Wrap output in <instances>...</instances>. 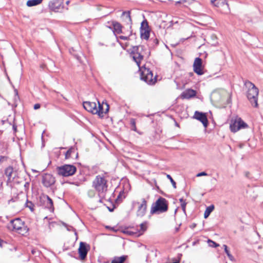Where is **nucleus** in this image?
<instances>
[{
	"instance_id": "obj_7",
	"label": "nucleus",
	"mask_w": 263,
	"mask_h": 263,
	"mask_svg": "<svg viewBox=\"0 0 263 263\" xmlns=\"http://www.w3.org/2000/svg\"><path fill=\"white\" fill-rule=\"evenodd\" d=\"M77 168L73 165L65 164L57 167L58 174L64 177L73 175L76 172Z\"/></svg>"
},
{
	"instance_id": "obj_43",
	"label": "nucleus",
	"mask_w": 263,
	"mask_h": 263,
	"mask_svg": "<svg viewBox=\"0 0 263 263\" xmlns=\"http://www.w3.org/2000/svg\"><path fill=\"white\" fill-rule=\"evenodd\" d=\"M119 38L121 40H127L128 39V37L127 36H119Z\"/></svg>"
},
{
	"instance_id": "obj_33",
	"label": "nucleus",
	"mask_w": 263,
	"mask_h": 263,
	"mask_svg": "<svg viewBox=\"0 0 263 263\" xmlns=\"http://www.w3.org/2000/svg\"><path fill=\"white\" fill-rule=\"evenodd\" d=\"M179 201L181 203V207L182 208V210L183 211V212L185 213L186 202H185V200H184L182 198H180L179 199Z\"/></svg>"
},
{
	"instance_id": "obj_32",
	"label": "nucleus",
	"mask_w": 263,
	"mask_h": 263,
	"mask_svg": "<svg viewBox=\"0 0 263 263\" xmlns=\"http://www.w3.org/2000/svg\"><path fill=\"white\" fill-rule=\"evenodd\" d=\"M125 198V196L124 195V192H120L119 194L118 195L116 201L118 203H120L122 202L123 198Z\"/></svg>"
},
{
	"instance_id": "obj_20",
	"label": "nucleus",
	"mask_w": 263,
	"mask_h": 263,
	"mask_svg": "<svg viewBox=\"0 0 263 263\" xmlns=\"http://www.w3.org/2000/svg\"><path fill=\"white\" fill-rule=\"evenodd\" d=\"M127 256L122 255L120 257H115L111 263H124L126 260Z\"/></svg>"
},
{
	"instance_id": "obj_4",
	"label": "nucleus",
	"mask_w": 263,
	"mask_h": 263,
	"mask_svg": "<svg viewBox=\"0 0 263 263\" xmlns=\"http://www.w3.org/2000/svg\"><path fill=\"white\" fill-rule=\"evenodd\" d=\"M107 182L104 176L98 175L92 182V187L95 188L99 194L104 195L107 190L108 185Z\"/></svg>"
},
{
	"instance_id": "obj_2",
	"label": "nucleus",
	"mask_w": 263,
	"mask_h": 263,
	"mask_svg": "<svg viewBox=\"0 0 263 263\" xmlns=\"http://www.w3.org/2000/svg\"><path fill=\"white\" fill-rule=\"evenodd\" d=\"M168 210V203L166 199L160 197L151 209V214H160L165 212Z\"/></svg>"
},
{
	"instance_id": "obj_26",
	"label": "nucleus",
	"mask_w": 263,
	"mask_h": 263,
	"mask_svg": "<svg viewBox=\"0 0 263 263\" xmlns=\"http://www.w3.org/2000/svg\"><path fill=\"white\" fill-rule=\"evenodd\" d=\"M43 0H29L27 2V6L28 7H32L36 6L42 2Z\"/></svg>"
},
{
	"instance_id": "obj_47",
	"label": "nucleus",
	"mask_w": 263,
	"mask_h": 263,
	"mask_svg": "<svg viewBox=\"0 0 263 263\" xmlns=\"http://www.w3.org/2000/svg\"><path fill=\"white\" fill-rule=\"evenodd\" d=\"M3 242V240L0 238V247H2V243Z\"/></svg>"
},
{
	"instance_id": "obj_25",
	"label": "nucleus",
	"mask_w": 263,
	"mask_h": 263,
	"mask_svg": "<svg viewBox=\"0 0 263 263\" xmlns=\"http://www.w3.org/2000/svg\"><path fill=\"white\" fill-rule=\"evenodd\" d=\"M150 30H140V35L142 39L148 40L149 37Z\"/></svg>"
},
{
	"instance_id": "obj_36",
	"label": "nucleus",
	"mask_w": 263,
	"mask_h": 263,
	"mask_svg": "<svg viewBox=\"0 0 263 263\" xmlns=\"http://www.w3.org/2000/svg\"><path fill=\"white\" fill-rule=\"evenodd\" d=\"M182 257V254H178L177 257L172 258V261H175L176 262L180 263Z\"/></svg>"
},
{
	"instance_id": "obj_22",
	"label": "nucleus",
	"mask_w": 263,
	"mask_h": 263,
	"mask_svg": "<svg viewBox=\"0 0 263 263\" xmlns=\"http://www.w3.org/2000/svg\"><path fill=\"white\" fill-rule=\"evenodd\" d=\"M13 172V168L12 166H9L5 169V174L8 177V181H10Z\"/></svg>"
},
{
	"instance_id": "obj_8",
	"label": "nucleus",
	"mask_w": 263,
	"mask_h": 263,
	"mask_svg": "<svg viewBox=\"0 0 263 263\" xmlns=\"http://www.w3.org/2000/svg\"><path fill=\"white\" fill-rule=\"evenodd\" d=\"M248 125L241 118L232 121L230 128L232 132L235 133L241 128H245Z\"/></svg>"
},
{
	"instance_id": "obj_34",
	"label": "nucleus",
	"mask_w": 263,
	"mask_h": 263,
	"mask_svg": "<svg viewBox=\"0 0 263 263\" xmlns=\"http://www.w3.org/2000/svg\"><path fill=\"white\" fill-rule=\"evenodd\" d=\"M25 205L26 207L28 208L31 210V211H33L34 204L31 201H29L27 200Z\"/></svg>"
},
{
	"instance_id": "obj_13",
	"label": "nucleus",
	"mask_w": 263,
	"mask_h": 263,
	"mask_svg": "<svg viewBox=\"0 0 263 263\" xmlns=\"http://www.w3.org/2000/svg\"><path fill=\"white\" fill-rule=\"evenodd\" d=\"M84 108L88 112L92 114H97L100 111V109H97V104L95 102L86 101L83 103Z\"/></svg>"
},
{
	"instance_id": "obj_5",
	"label": "nucleus",
	"mask_w": 263,
	"mask_h": 263,
	"mask_svg": "<svg viewBox=\"0 0 263 263\" xmlns=\"http://www.w3.org/2000/svg\"><path fill=\"white\" fill-rule=\"evenodd\" d=\"M131 54L137 65L140 67L141 61L146 54L144 46L139 45L132 48Z\"/></svg>"
},
{
	"instance_id": "obj_35",
	"label": "nucleus",
	"mask_w": 263,
	"mask_h": 263,
	"mask_svg": "<svg viewBox=\"0 0 263 263\" xmlns=\"http://www.w3.org/2000/svg\"><path fill=\"white\" fill-rule=\"evenodd\" d=\"M130 123L131 125L132 129L136 131V120L135 119L132 118L130 120Z\"/></svg>"
},
{
	"instance_id": "obj_49",
	"label": "nucleus",
	"mask_w": 263,
	"mask_h": 263,
	"mask_svg": "<svg viewBox=\"0 0 263 263\" xmlns=\"http://www.w3.org/2000/svg\"><path fill=\"white\" fill-rule=\"evenodd\" d=\"M249 174V173L248 172L246 173V176H247V177H248V176Z\"/></svg>"
},
{
	"instance_id": "obj_28",
	"label": "nucleus",
	"mask_w": 263,
	"mask_h": 263,
	"mask_svg": "<svg viewBox=\"0 0 263 263\" xmlns=\"http://www.w3.org/2000/svg\"><path fill=\"white\" fill-rule=\"evenodd\" d=\"M147 229L146 223H142L140 225V230H138L137 236H140L143 234Z\"/></svg>"
},
{
	"instance_id": "obj_14",
	"label": "nucleus",
	"mask_w": 263,
	"mask_h": 263,
	"mask_svg": "<svg viewBox=\"0 0 263 263\" xmlns=\"http://www.w3.org/2000/svg\"><path fill=\"white\" fill-rule=\"evenodd\" d=\"M137 204L139 205L137 215L138 217H143L146 213L147 208V201L145 199L142 198L141 203L138 202Z\"/></svg>"
},
{
	"instance_id": "obj_6",
	"label": "nucleus",
	"mask_w": 263,
	"mask_h": 263,
	"mask_svg": "<svg viewBox=\"0 0 263 263\" xmlns=\"http://www.w3.org/2000/svg\"><path fill=\"white\" fill-rule=\"evenodd\" d=\"M140 78L149 85H153L156 82V76L154 77L152 71L145 67L141 70Z\"/></svg>"
},
{
	"instance_id": "obj_9",
	"label": "nucleus",
	"mask_w": 263,
	"mask_h": 263,
	"mask_svg": "<svg viewBox=\"0 0 263 263\" xmlns=\"http://www.w3.org/2000/svg\"><path fill=\"white\" fill-rule=\"evenodd\" d=\"M41 205L53 212L54 210L52 200L46 195H42L40 197Z\"/></svg>"
},
{
	"instance_id": "obj_23",
	"label": "nucleus",
	"mask_w": 263,
	"mask_h": 263,
	"mask_svg": "<svg viewBox=\"0 0 263 263\" xmlns=\"http://www.w3.org/2000/svg\"><path fill=\"white\" fill-rule=\"evenodd\" d=\"M214 205L213 204L208 206L206 208L205 211L204 212V217L205 218H208L209 216V215H210V214L211 213V212L214 210Z\"/></svg>"
},
{
	"instance_id": "obj_19",
	"label": "nucleus",
	"mask_w": 263,
	"mask_h": 263,
	"mask_svg": "<svg viewBox=\"0 0 263 263\" xmlns=\"http://www.w3.org/2000/svg\"><path fill=\"white\" fill-rule=\"evenodd\" d=\"M112 26L114 28V32L117 34L122 33V25L117 22H113Z\"/></svg>"
},
{
	"instance_id": "obj_29",
	"label": "nucleus",
	"mask_w": 263,
	"mask_h": 263,
	"mask_svg": "<svg viewBox=\"0 0 263 263\" xmlns=\"http://www.w3.org/2000/svg\"><path fill=\"white\" fill-rule=\"evenodd\" d=\"M223 247L225 253L227 254L228 257L231 260V261H233L234 260V257L232 256V255L230 253V251L228 250V247L226 245H223Z\"/></svg>"
},
{
	"instance_id": "obj_44",
	"label": "nucleus",
	"mask_w": 263,
	"mask_h": 263,
	"mask_svg": "<svg viewBox=\"0 0 263 263\" xmlns=\"http://www.w3.org/2000/svg\"><path fill=\"white\" fill-rule=\"evenodd\" d=\"M12 128H13V130L14 132L16 133L17 131V126L15 124H13Z\"/></svg>"
},
{
	"instance_id": "obj_31",
	"label": "nucleus",
	"mask_w": 263,
	"mask_h": 263,
	"mask_svg": "<svg viewBox=\"0 0 263 263\" xmlns=\"http://www.w3.org/2000/svg\"><path fill=\"white\" fill-rule=\"evenodd\" d=\"M74 148L73 147L70 148L65 153V158L68 159L71 157V155L72 153H74Z\"/></svg>"
},
{
	"instance_id": "obj_1",
	"label": "nucleus",
	"mask_w": 263,
	"mask_h": 263,
	"mask_svg": "<svg viewBox=\"0 0 263 263\" xmlns=\"http://www.w3.org/2000/svg\"><path fill=\"white\" fill-rule=\"evenodd\" d=\"M245 85L249 87L247 97L251 105L254 107H258V89L255 85L249 81L245 82Z\"/></svg>"
},
{
	"instance_id": "obj_21",
	"label": "nucleus",
	"mask_w": 263,
	"mask_h": 263,
	"mask_svg": "<svg viewBox=\"0 0 263 263\" xmlns=\"http://www.w3.org/2000/svg\"><path fill=\"white\" fill-rule=\"evenodd\" d=\"M122 15L124 17V19L127 24L130 25H132V18L130 17V12L129 11H124L122 13Z\"/></svg>"
},
{
	"instance_id": "obj_42",
	"label": "nucleus",
	"mask_w": 263,
	"mask_h": 263,
	"mask_svg": "<svg viewBox=\"0 0 263 263\" xmlns=\"http://www.w3.org/2000/svg\"><path fill=\"white\" fill-rule=\"evenodd\" d=\"M41 107V105L40 104H35L34 105V109H39Z\"/></svg>"
},
{
	"instance_id": "obj_48",
	"label": "nucleus",
	"mask_w": 263,
	"mask_h": 263,
	"mask_svg": "<svg viewBox=\"0 0 263 263\" xmlns=\"http://www.w3.org/2000/svg\"><path fill=\"white\" fill-rule=\"evenodd\" d=\"M69 3H70V1H67L66 2V5H68L69 4Z\"/></svg>"
},
{
	"instance_id": "obj_3",
	"label": "nucleus",
	"mask_w": 263,
	"mask_h": 263,
	"mask_svg": "<svg viewBox=\"0 0 263 263\" xmlns=\"http://www.w3.org/2000/svg\"><path fill=\"white\" fill-rule=\"evenodd\" d=\"M8 228L10 230L14 231L22 235H24L28 231L27 227L25 226L24 222L20 218H16L11 220L8 226Z\"/></svg>"
},
{
	"instance_id": "obj_27",
	"label": "nucleus",
	"mask_w": 263,
	"mask_h": 263,
	"mask_svg": "<svg viewBox=\"0 0 263 263\" xmlns=\"http://www.w3.org/2000/svg\"><path fill=\"white\" fill-rule=\"evenodd\" d=\"M150 30L148 22L146 19H144L141 24L140 30Z\"/></svg>"
},
{
	"instance_id": "obj_12",
	"label": "nucleus",
	"mask_w": 263,
	"mask_h": 263,
	"mask_svg": "<svg viewBox=\"0 0 263 263\" xmlns=\"http://www.w3.org/2000/svg\"><path fill=\"white\" fill-rule=\"evenodd\" d=\"M89 246L86 243L81 242L78 249L79 254L81 259L84 260L86 257L88 251L89 249Z\"/></svg>"
},
{
	"instance_id": "obj_15",
	"label": "nucleus",
	"mask_w": 263,
	"mask_h": 263,
	"mask_svg": "<svg viewBox=\"0 0 263 263\" xmlns=\"http://www.w3.org/2000/svg\"><path fill=\"white\" fill-rule=\"evenodd\" d=\"M54 182L55 178L52 175L45 174L43 176L42 183L45 186L48 187L53 184Z\"/></svg>"
},
{
	"instance_id": "obj_24",
	"label": "nucleus",
	"mask_w": 263,
	"mask_h": 263,
	"mask_svg": "<svg viewBox=\"0 0 263 263\" xmlns=\"http://www.w3.org/2000/svg\"><path fill=\"white\" fill-rule=\"evenodd\" d=\"M194 2V0H181L176 2L175 5L177 6L178 4H183L184 7H187V5L192 4Z\"/></svg>"
},
{
	"instance_id": "obj_18",
	"label": "nucleus",
	"mask_w": 263,
	"mask_h": 263,
	"mask_svg": "<svg viewBox=\"0 0 263 263\" xmlns=\"http://www.w3.org/2000/svg\"><path fill=\"white\" fill-rule=\"evenodd\" d=\"M197 92L192 89H187L182 92L181 98L185 99H190L196 96Z\"/></svg>"
},
{
	"instance_id": "obj_17",
	"label": "nucleus",
	"mask_w": 263,
	"mask_h": 263,
	"mask_svg": "<svg viewBox=\"0 0 263 263\" xmlns=\"http://www.w3.org/2000/svg\"><path fill=\"white\" fill-rule=\"evenodd\" d=\"M194 118L200 121L205 127H207L208 121L205 114L196 111L194 115Z\"/></svg>"
},
{
	"instance_id": "obj_11",
	"label": "nucleus",
	"mask_w": 263,
	"mask_h": 263,
	"mask_svg": "<svg viewBox=\"0 0 263 263\" xmlns=\"http://www.w3.org/2000/svg\"><path fill=\"white\" fill-rule=\"evenodd\" d=\"M49 8L55 12L60 11L64 8L63 0H52L49 3Z\"/></svg>"
},
{
	"instance_id": "obj_38",
	"label": "nucleus",
	"mask_w": 263,
	"mask_h": 263,
	"mask_svg": "<svg viewBox=\"0 0 263 263\" xmlns=\"http://www.w3.org/2000/svg\"><path fill=\"white\" fill-rule=\"evenodd\" d=\"M208 242H209L210 246L212 247L216 248L219 246L218 244H217V243H216L215 242H214L213 240H209Z\"/></svg>"
},
{
	"instance_id": "obj_50",
	"label": "nucleus",
	"mask_w": 263,
	"mask_h": 263,
	"mask_svg": "<svg viewBox=\"0 0 263 263\" xmlns=\"http://www.w3.org/2000/svg\"><path fill=\"white\" fill-rule=\"evenodd\" d=\"M53 224V223H49V226H51V224Z\"/></svg>"
},
{
	"instance_id": "obj_16",
	"label": "nucleus",
	"mask_w": 263,
	"mask_h": 263,
	"mask_svg": "<svg viewBox=\"0 0 263 263\" xmlns=\"http://www.w3.org/2000/svg\"><path fill=\"white\" fill-rule=\"evenodd\" d=\"M109 106L108 103L106 102L104 103L102 102V103H100L99 101H98V107H97V109H100V111L99 112H97V114L100 117H104V114L108 112L109 110Z\"/></svg>"
},
{
	"instance_id": "obj_45",
	"label": "nucleus",
	"mask_w": 263,
	"mask_h": 263,
	"mask_svg": "<svg viewBox=\"0 0 263 263\" xmlns=\"http://www.w3.org/2000/svg\"><path fill=\"white\" fill-rule=\"evenodd\" d=\"M196 224H195V223H193V224L190 226V227H191V228H192V229H194V228H195V227H196Z\"/></svg>"
},
{
	"instance_id": "obj_10",
	"label": "nucleus",
	"mask_w": 263,
	"mask_h": 263,
	"mask_svg": "<svg viewBox=\"0 0 263 263\" xmlns=\"http://www.w3.org/2000/svg\"><path fill=\"white\" fill-rule=\"evenodd\" d=\"M193 70L198 75L201 76L204 74L202 60L201 58H195L193 64Z\"/></svg>"
},
{
	"instance_id": "obj_39",
	"label": "nucleus",
	"mask_w": 263,
	"mask_h": 263,
	"mask_svg": "<svg viewBox=\"0 0 263 263\" xmlns=\"http://www.w3.org/2000/svg\"><path fill=\"white\" fill-rule=\"evenodd\" d=\"M150 42H153L152 46L153 47L157 46L158 45V43H159V41L156 38H155V39H151V40H150Z\"/></svg>"
},
{
	"instance_id": "obj_40",
	"label": "nucleus",
	"mask_w": 263,
	"mask_h": 263,
	"mask_svg": "<svg viewBox=\"0 0 263 263\" xmlns=\"http://www.w3.org/2000/svg\"><path fill=\"white\" fill-rule=\"evenodd\" d=\"M207 175H208V174L206 173H205V172H202L198 173L196 175V177H201V176H207Z\"/></svg>"
},
{
	"instance_id": "obj_30",
	"label": "nucleus",
	"mask_w": 263,
	"mask_h": 263,
	"mask_svg": "<svg viewBox=\"0 0 263 263\" xmlns=\"http://www.w3.org/2000/svg\"><path fill=\"white\" fill-rule=\"evenodd\" d=\"M63 225L66 228L67 230L69 231H72L74 232V234L76 236V239H78V233L76 230L72 226H68L67 224L64 223Z\"/></svg>"
},
{
	"instance_id": "obj_46",
	"label": "nucleus",
	"mask_w": 263,
	"mask_h": 263,
	"mask_svg": "<svg viewBox=\"0 0 263 263\" xmlns=\"http://www.w3.org/2000/svg\"><path fill=\"white\" fill-rule=\"evenodd\" d=\"M114 208H115V207L114 208H112V209L108 208V210H109V211L110 212H112L114 211Z\"/></svg>"
},
{
	"instance_id": "obj_41",
	"label": "nucleus",
	"mask_w": 263,
	"mask_h": 263,
	"mask_svg": "<svg viewBox=\"0 0 263 263\" xmlns=\"http://www.w3.org/2000/svg\"><path fill=\"white\" fill-rule=\"evenodd\" d=\"M88 194L90 197H93L95 195V192L93 191H89Z\"/></svg>"
},
{
	"instance_id": "obj_37",
	"label": "nucleus",
	"mask_w": 263,
	"mask_h": 263,
	"mask_svg": "<svg viewBox=\"0 0 263 263\" xmlns=\"http://www.w3.org/2000/svg\"><path fill=\"white\" fill-rule=\"evenodd\" d=\"M167 178L170 180L171 182L173 187L174 189L176 188V183L175 181L173 180L172 177L170 175H167Z\"/></svg>"
}]
</instances>
